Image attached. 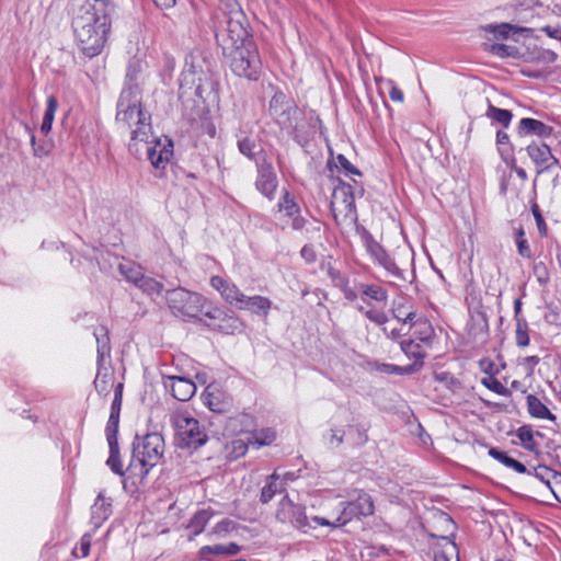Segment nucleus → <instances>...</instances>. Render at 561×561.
Returning a JSON list of instances; mask_svg holds the SVG:
<instances>
[{"label": "nucleus", "instance_id": "1", "mask_svg": "<svg viewBox=\"0 0 561 561\" xmlns=\"http://www.w3.org/2000/svg\"><path fill=\"white\" fill-rule=\"evenodd\" d=\"M113 11V0H87L73 18V32L85 56L92 58L102 51Z\"/></svg>", "mask_w": 561, "mask_h": 561}, {"label": "nucleus", "instance_id": "2", "mask_svg": "<svg viewBox=\"0 0 561 561\" xmlns=\"http://www.w3.org/2000/svg\"><path fill=\"white\" fill-rule=\"evenodd\" d=\"M115 121L119 128H131L128 151L134 157L140 158L139 142H147L151 135V123L150 115L142 111L138 84H130L122 90Z\"/></svg>", "mask_w": 561, "mask_h": 561}, {"label": "nucleus", "instance_id": "3", "mask_svg": "<svg viewBox=\"0 0 561 561\" xmlns=\"http://www.w3.org/2000/svg\"><path fill=\"white\" fill-rule=\"evenodd\" d=\"M165 451L162 434L158 432L136 434L131 444V460L127 471L141 482L157 466Z\"/></svg>", "mask_w": 561, "mask_h": 561}, {"label": "nucleus", "instance_id": "4", "mask_svg": "<svg viewBox=\"0 0 561 561\" xmlns=\"http://www.w3.org/2000/svg\"><path fill=\"white\" fill-rule=\"evenodd\" d=\"M165 300L171 313L183 320L196 319L205 314L209 306L206 298L201 294L178 287L167 290Z\"/></svg>", "mask_w": 561, "mask_h": 561}, {"label": "nucleus", "instance_id": "5", "mask_svg": "<svg viewBox=\"0 0 561 561\" xmlns=\"http://www.w3.org/2000/svg\"><path fill=\"white\" fill-rule=\"evenodd\" d=\"M224 55L227 57L230 69L236 76L253 81L260 78L262 62L255 44L234 47V49L228 50Z\"/></svg>", "mask_w": 561, "mask_h": 561}, {"label": "nucleus", "instance_id": "6", "mask_svg": "<svg viewBox=\"0 0 561 561\" xmlns=\"http://www.w3.org/2000/svg\"><path fill=\"white\" fill-rule=\"evenodd\" d=\"M217 44L221 47L222 54L228 50L254 44L248 31L247 19L241 11L232 12L226 20V27L216 33Z\"/></svg>", "mask_w": 561, "mask_h": 561}, {"label": "nucleus", "instance_id": "7", "mask_svg": "<svg viewBox=\"0 0 561 561\" xmlns=\"http://www.w3.org/2000/svg\"><path fill=\"white\" fill-rule=\"evenodd\" d=\"M180 446L198 448L207 442V435L199 422L186 411H174L170 417Z\"/></svg>", "mask_w": 561, "mask_h": 561}, {"label": "nucleus", "instance_id": "8", "mask_svg": "<svg viewBox=\"0 0 561 561\" xmlns=\"http://www.w3.org/2000/svg\"><path fill=\"white\" fill-rule=\"evenodd\" d=\"M276 519L284 524H290L294 528L307 534L311 526V517L306 514V507L294 503L288 496H284L276 511Z\"/></svg>", "mask_w": 561, "mask_h": 561}, {"label": "nucleus", "instance_id": "9", "mask_svg": "<svg viewBox=\"0 0 561 561\" xmlns=\"http://www.w3.org/2000/svg\"><path fill=\"white\" fill-rule=\"evenodd\" d=\"M277 207L279 211L285 213L286 217L291 218V228L294 230H302L306 228L307 234H310L308 238H312L314 233L320 232V224L318 221L309 222L308 219L300 215L298 204L287 190L283 191Z\"/></svg>", "mask_w": 561, "mask_h": 561}, {"label": "nucleus", "instance_id": "10", "mask_svg": "<svg viewBox=\"0 0 561 561\" xmlns=\"http://www.w3.org/2000/svg\"><path fill=\"white\" fill-rule=\"evenodd\" d=\"M331 210L335 220H337L339 215H342L344 220L352 222L357 220L355 197L351 185L341 184L334 188L331 199Z\"/></svg>", "mask_w": 561, "mask_h": 561}, {"label": "nucleus", "instance_id": "11", "mask_svg": "<svg viewBox=\"0 0 561 561\" xmlns=\"http://www.w3.org/2000/svg\"><path fill=\"white\" fill-rule=\"evenodd\" d=\"M205 324L213 330L220 331L226 334H233L243 329L242 321L233 313H226L222 309L208 306L205 310Z\"/></svg>", "mask_w": 561, "mask_h": 561}, {"label": "nucleus", "instance_id": "12", "mask_svg": "<svg viewBox=\"0 0 561 561\" xmlns=\"http://www.w3.org/2000/svg\"><path fill=\"white\" fill-rule=\"evenodd\" d=\"M526 151L528 157L538 168L537 175L560 167L559 159L552 154L550 146L543 141H531L526 147Z\"/></svg>", "mask_w": 561, "mask_h": 561}, {"label": "nucleus", "instance_id": "13", "mask_svg": "<svg viewBox=\"0 0 561 561\" xmlns=\"http://www.w3.org/2000/svg\"><path fill=\"white\" fill-rule=\"evenodd\" d=\"M367 252L375 263L382 266L391 276L397 279L404 280V272L398 267L394 260L386 252L382 245L377 242L370 234L365 238Z\"/></svg>", "mask_w": 561, "mask_h": 561}, {"label": "nucleus", "instance_id": "14", "mask_svg": "<svg viewBox=\"0 0 561 561\" xmlns=\"http://www.w3.org/2000/svg\"><path fill=\"white\" fill-rule=\"evenodd\" d=\"M256 167L257 176L255 180V187L262 195L272 201L275 198V192L278 184L273 165L264 159L259 162Z\"/></svg>", "mask_w": 561, "mask_h": 561}, {"label": "nucleus", "instance_id": "15", "mask_svg": "<svg viewBox=\"0 0 561 561\" xmlns=\"http://www.w3.org/2000/svg\"><path fill=\"white\" fill-rule=\"evenodd\" d=\"M270 114L277 122L279 126L283 125L282 121L287 117L297 118L300 115V108L295 105L283 92H276L270 102Z\"/></svg>", "mask_w": 561, "mask_h": 561}, {"label": "nucleus", "instance_id": "16", "mask_svg": "<svg viewBox=\"0 0 561 561\" xmlns=\"http://www.w3.org/2000/svg\"><path fill=\"white\" fill-rule=\"evenodd\" d=\"M375 506L369 494L360 491L356 499L348 501L343 508V515L351 519L367 517L374 514Z\"/></svg>", "mask_w": 561, "mask_h": 561}, {"label": "nucleus", "instance_id": "17", "mask_svg": "<svg viewBox=\"0 0 561 561\" xmlns=\"http://www.w3.org/2000/svg\"><path fill=\"white\" fill-rule=\"evenodd\" d=\"M210 285L213 288L219 291L220 296L227 304L234 306L236 308H238V305L242 304L244 294L238 288L237 285L229 283L220 276H213L210 278Z\"/></svg>", "mask_w": 561, "mask_h": 561}, {"label": "nucleus", "instance_id": "18", "mask_svg": "<svg viewBox=\"0 0 561 561\" xmlns=\"http://www.w3.org/2000/svg\"><path fill=\"white\" fill-rule=\"evenodd\" d=\"M204 403L215 413H228L232 408L229 396L215 386H208L204 392Z\"/></svg>", "mask_w": 561, "mask_h": 561}, {"label": "nucleus", "instance_id": "19", "mask_svg": "<svg viewBox=\"0 0 561 561\" xmlns=\"http://www.w3.org/2000/svg\"><path fill=\"white\" fill-rule=\"evenodd\" d=\"M142 144L146 146L147 158L152 167L156 169H164L173 156L171 141H169L168 145H162L160 140H156L151 146L148 145V141Z\"/></svg>", "mask_w": 561, "mask_h": 561}, {"label": "nucleus", "instance_id": "20", "mask_svg": "<svg viewBox=\"0 0 561 561\" xmlns=\"http://www.w3.org/2000/svg\"><path fill=\"white\" fill-rule=\"evenodd\" d=\"M169 383L165 381L164 386L171 389L172 396L179 401H188L196 392L195 383L186 378L180 376H168Z\"/></svg>", "mask_w": 561, "mask_h": 561}, {"label": "nucleus", "instance_id": "21", "mask_svg": "<svg viewBox=\"0 0 561 561\" xmlns=\"http://www.w3.org/2000/svg\"><path fill=\"white\" fill-rule=\"evenodd\" d=\"M283 129H287L294 139L302 145L306 141V137L310 131V124L306 121L304 112L300 110V115L297 118L287 117L286 121H282Z\"/></svg>", "mask_w": 561, "mask_h": 561}, {"label": "nucleus", "instance_id": "22", "mask_svg": "<svg viewBox=\"0 0 561 561\" xmlns=\"http://www.w3.org/2000/svg\"><path fill=\"white\" fill-rule=\"evenodd\" d=\"M553 128L546 125L541 121L525 117L519 121L517 133L520 137L528 135H536L546 138L552 135Z\"/></svg>", "mask_w": 561, "mask_h": 561}, {"label": "nucleus", "instance_id": "23", "mask_svg": "<svg viewBox=\"0 0 561 561\" xmlns=\"http://www.w3.org/2000/svg\"><path fill=\"white\" fill-rule=\"evenodd\" d=\"M112 514V504L102 493L98 495L91 507V522L94 527H100Z\"/></svg>", "mask_w": 561, "mask_h": 561}, {"label": "nucleus", "instance_id": "24", "mask_svg": "<svg viewBox=\"0 0 561 561\" xmlns=\"http://www.w3.org/2000/svg\"><path fill=\"white\" fill-rule=\"evenodd\" d=\"M272 306V301L267 297L252 296L248 297L244 295L241 305H238V309L250 310L251 312L266 317Z\"/></svg>", "mask_w": 561, "mask_h": 561}, {"label": "nucleus", "instance_id": "25", "mask_svg": "<svg viewBox=\"0 0 561 561\" xmlns=\"http://www.w3.org/2000/svg\"><path fill=\"white\" fill-rule=\"evenodd\" d=\"M517 437L520 440L522 446L535 454H539V445L536 442L535 437H542V434L539 432H534L531 426L523 425L517 430Z\"/></svg>", "mask_w": 561, "mask_h": 561}, {"label": "nucleus", "instance_id": "26", "mask_svg": "<svg viewBox=\"0 0 561 561\" xmlns=\"http://www.w3.org/2000/svg\"><path fill=\"white\" fill-rule=\"evenodd\" d=\"M528 413L536 419L556 420V415L541 402L535 394H528L527 398Z\"/></svg>", "mask_w": 561, "mask_h": 561}, {"label": "nucleus", "instance_id": "27", "mask_svg": "<svg viewBox=\"0 0 561 561\" xmlns=\"http://www.w3.org/2000/svg\"><path fill=\"white\" fill-rule=\"evenodd\" d=\"M489 455L497 460L499 462L503 463L505 467L511 468L515 470L518 473H526L528 472L526 466L518 460L510 457L505 451H502L495 447H491L489 449Z\"/></svg>", "mask_w": 561, "mask_h": 561}, {"label": "nucleus", "instance_id": "28", "mask_svg": "<svg viewBox=\"0 0 561 561\" xmlns=\"http://www.w3.org/2000/svg\"><path fill=\"white\" fill-rule=\"evenodd\" d=\"M94 336L96 340V352H98V365L100 366L105 356H110L111 345H110V336L106 328L101 327L100 330L94 331Z\"/></svg>", "mask_w": 561, "mask_h": 561}, {"label": "nucleus", "instance_id": "29", "mask_svg": "<svg viewBox=\"0 0 561 561\" xmlns=\"http://www.w3.org/2000/svg\"><path fill=\"white\" fill-rule=\"evenodd\" d=\"M444 545L434 550V561H453L454 558L459 561L456 543L447 538H444Z\"/></svg>", "mask_w": 561, "mask_h": 561}, {"label": "nucleus", "instance_id": "30", "mask_svg": "<svg viewBox=\"0 0 561 561\" xmlns=\"http://www.w3.org/2000/svg\"><path fill=\"white\" fill-rule=\"evenodd\" d=\"M400 348L408 357L414 358L415 362L413 364H416L417 368L422 367L425 353L419 343L413 340L401 341Z\"/></svg>", "mask_w": 561, "mask_h": 561}, {"label": "nucleus", "instance_id": "31", "mask_svg": "<svg viewBox=\"0 0 561 561\" xmlns=\"http://www.w3.org/2000/svg\"><path fill=\"white\" fill-rule=\"evenodd\" d=\"M211 516L213 513L210 511L201 510L191 518L187 528L191 529L194 536H197L203 533Z\"/></svg>", "mask_w": 561, "mask_h": 561}, {"label": "nucleus", "instance_id": "32", "mask_svg": "<svg viewBox=\"0 0 561 561\" xmlns=\"http://www.w3.org/2000/svg\"><path fill=\"white\" fill-rule=\"evenodd\" d=\"M358 288L365 297L386 305L388 300V291L381 286L374 284H359Z\"/></svg>", "mask_w": 561, "mask_h": 561}, {"label": "nucleus", "instance_id": "33", "mask_svg": "<svg viewBox=\"0 0 561 561\" xmlns=\"http://www.w3.org/2000/svg\"><path fill=\"white\" fill-rule=\"evenodd\" d=\"M118 271L128 282L135 285L144 275L141 266L133 261H124L119 263Z\"/></svg>", "mask_w": 561, "mask_h": 561}, {"label": "nucleus", "instance_id": "34", "mask_svg": "<svg viewBox=\"0 0 561 561\" xmlns=\"http://www.w3.org/2000/svg\"><path fill=\"white\" fill-rule=\"evenodd\" d=\"M485 115L492 122L497 123L505 128L510 126L513 118V113L511 111L496 107L491 103L488 106Z\"/></svg>", "mask_w": 561, "mask_h": 561}, {"label": "nucleus", "instance_id": "35", "mask_svg": "<svg viewBox=\"0 0 561 561\" xmlns=\"http://www.w3.org/2000/svg\"><path fill=\"white\" fill-rule=\"evenodd\" d=\"M393 318L398 321L402 322L403 324H411V325H417L420 318H417V314L415 310L411 308H405L403 304H399L392 309Z\"/></svg>", "mask_w": 561, "mask_h": 561}, {"label": "nucleus", "instance_id": "36", "mask_svg": "<svg viewBox=\"0 0 561 561\" xmlns=\"http://www.w3.org/2000/svg\"><path fill=\"white\" fill-rule=\"evenodd\" d=\"M58 108V101L54 95H49L47 99V106L44 113L43 122L41 125V131L47 135L51 130L55 113Z\"/></svg>", "mask_w": 561, "mask_h": 561}, {"label": "nucleus", "instance_id": "37", "mask_svg": "<svg viewBox=\"0 0 561 561\" xmlns=\"http://www.w3.org/2000/svg\"><path fill=\"white\" fill-rule=\"evenodd\" d=\"M107 443H108V448H110V456L106 460V465L111 468V470L114 473L122 477V476H124L125 471L123 469V465L121 461L118 442H107Z\"/></svg>", "mask_w": 561, "mask_h": 561}, {"label": "nucleus", "instance_id": "38", "mask_svg": "<svg viewBox=\"0 0 561 561\" xmlns=\"http://www.w3.org/2000/svg\"><path fill=\"white\" fill-rule=\"evenodd\" d=\"M240 551H241V547L234 542H230L227 546L214 545V546H204L201 548L202 554L209 553V554H216V556H219V554L232 556V554L239 553Z\"/></svg>", "mask_w": 561, "mask_h": 561}, {"label": "nucleus", "instance_id": "39", "mask_svg": "<svg viewBox=\"0 0 561 561\" xmlns=\"http://www.w3.org/2000/svg\"><path fill=\"white\" fill-rule=\"evenodd\" d=\"M279 491L278 476L274 472L268 477L267 483L262 488L260 501L264 504L268 503Z\"/></svg>", "mask_w": 561, "mask_h": 561}, {"label": "nucleus", "instance_id": "40", "mask_svg": "<svg viewBox=\"0 0 561 561\" xmlns=\"http://www.w3.org/2000/svg\"><path fill=\"white\" fill-rule=\"evenodd\" d=\"M136 286L148 295L160 294L163 290L162 283L145 275L138 279Z\"/></svg>", "mask_w": 561, "mask_h": 561}, {"label": "nucleus", "instance_id": "41", "mask_svg": "<svg viewBox=\"0 0 561 561\" xmlns=\"http://www.w3.org/2000/svg\"><path fill=\"white\" fill-rule=\"evenodd\" d=\"M515 341L516 345L519 347L529 345L528 323L526 319H518V322H516Z\"/></svg>", "mask_w": 561, "mask_h": 561}, {"label": "nucleus", "instance_id": "42", "mask_svg": "<svg viewBox=\"0 0 561 561\" xmlns=\"http://www.w3.org/2000/svg\"><path fill=\"white\" fill-rule=\"evenodd\" d=\"M488 30L493 32L496 37H501V38H507L512 32L522 33V32L527 31V28H525V27H517L510 23H502L499 25H489Z\"/></svg>", "mask_w": 561, "mask_h": 561}, {"label": "nucleus", "instance_id": "43", "mask_svg": "<svg viewBox=\"0 0 561 561\" xmlns=\"http://www.w3.org/2000/svg\"><path fill=\"white\" fill-rule=\"evenodd\" d=\"M358 311L364 313V316L371 322L377 325H385L388 322V317L382 310H377L375 308L365 309L363 306H359Z\"/></svg>", "mask_w": 561, "mask_h": 561}, {"label": "nucleus", "instance_id": "44", "mask_svg": "<svg viewBox=\"0 0 561 561\" xmlns=\"http://www.w3.org/2000/svg\"><path fill=\"white\" fill-rule=\"evenodd\" d=\"M142 71L141 61L137 58H131L128 62L126 70V84L128 87L130 84H138L137 79L138 75Z\"/></svg>", "mask_w": 561, "mask_h": 561}, {"label": "nucleus", "instance_id": "45", "mask_svg": "<svg viewBox=\"0 0 561 561\" xmlns=\"http://www.w3.org/2000/svg\"><path fill=\"white\" fill-rule=\"evenodd\" d=\"M257 148V145L254 139L250 137H244L242 139L238 140V149L239 151L248 157L250 160L255 159V149Z\"/></svg>", "mask_w": 561, "mask_h": 561}, {"label": "nucleus", "instance_id": "46", "mask_svg": "<svg viewBox=\"0 0 561 561\" xmlns=\"http://www.w3.org/2000/svg\"><path fill=\"white\" fill-rule=\"evenodd\" d=\"M482 385L484 387H486L489 390L500 394V396H504V397H510L511 396V391L504 387L500 380H497L494 376H490V377H486V378H483L481 380Z\"/></svg>", "mask_w": 561, "mask_h": 561}, {"label": "nucleus", "instance_id": "47", "mask_svg": "<svg viewBox=\"0 0 561 561\" xmlns=\"http://www.w3.org/2000/svg\"><path fill=\"white\" fill-rule=\"evenodd\" d=\"M516 245L518 254L523 257L530 259L531 250L528 244V241L525 239V231L523 227H519L516 231Z\"/></svg>", "mask_w": 561, "mask_h": 561}, {"label": "nucleus", "instance_id": "48", "mask_svg": "<svg viewBox=\"0 0 561 561\" xmlns=\"http://www.w3.org/2000/svg\"><path fill=\"white\" fill-rule=\"evenodd\" d=\"M527 473L533 474L535 478H537L538 480L543 482L550 489H551L550 477H553L557 474L556 471H552L547 466H541V465L535 467L534 472L528 471Z\"/></svg>", "mask_w": 561, "mask_h": 561}, {"label": "nucleus", "instance_id": "49", "mask_svg": "<svg viewBox=\"0 0 561 561\" xmlns=\"http://www.w3.org/2000/svg\"><path fill=\"white\" fill-rule=\"evenodd\" d=\"M119 415L111 414L106 424L105 433L107 442H117Z\"/></svg>", "mask_w": 561, "mask_h": 561}, {"label": "nucleus", "instance_id": "50", "mask_svg": "<svg viewBox=\"0 0 561 561\" xmlns=\"http://www.w3.org/2000/svg\"><path fill=\"white\" fill-rule=\"evenodd\" d=\"M351 520H352L351 518H348L347 516L343 515V512L336 518V520L333 522V523H331L329 519L323 518V517H319V516H312L311 517V522L312 523H314V524H317L319 526H328V527H332V528H337L340 526H344V525H346Z\"/></svg>", "mask_w": 561, "mask_h": 561}, {"label": "nucleus", "instance_id": "51", "mask_svg": "<svg viewBox=\"0 0 561 561\" xmlns=\"http://www.w3.org/2000/svg\"><path fill=\"white\" fill-rule=\"evenodd\" d=\"M254 438H255V443L259 446L268 445L275 440L276 433L272 428H264V430H261L260 432H256L254 435Z\"/></svg>", "mask_w": 561, "mask_h": 561}, {"label": "nucleus", "instance_id": "52", "mask_svg": "<svg viewBox=\"0 0 561 561\" xmlns=\"http://www.w3.org/2000/svg\"><path fill=\"white\" fill-rule=\"evenodd\" d=\"M344 436L345 431L341 428H331L324 438L331 447H339L343 443Z\"/></svg>", "mask_w": 561, "mask_h": 561}, {"label": "nucleus", "instance_id": "53", "mask_svg": "<svg viewBox=\"0 0 561 561\" xmlns=\"http://www.w3.org/2000/svg\"><path fill=\"white\" fill-rule=\"evenodd\" d=\"M531 213H533L534 218L536 220V225H537L539 234L541 237H546L547 232H548V228H547L545 219H543V217L541 215L540 208H539V206L536 203H534L531 205Z\"/></svg>", "mask_w": 561, "mask_h": 561}, {"label": "nucleus", "instance_id": "54", "mask_svg": "<svg viewBox=\"0 0 561 561\" xmlns=\"http://www.w3.org/2000/svg\"><path fill=\"white\" fill-rule=\"evenodd\" d=\"M237 527V524L228 518L222 519L221 522L217 523L216 526L213 528V533L215 535L221 536L225 534H228L232 530H234Z\"/></svg>", "mask_w": 561, "mask_h": 561}, {"label": "nucleus", "instance_id": "55", "mask_svg": "<svg viewBox=\"0 0 561 561\" xmlns=\"http://www.w3.org/2000/svg\"><path fill=\"white\" fill-rule=\"evenodd\" d=\"M515 47H511L504 44H492L490 51L499 57H511L514 56Z\"/></svg>", "mask_w": 561, "mask_h": 561}, {"label": "nucleus", "instance_id": "56", "mask_svg": "<svg viewBox=\"0 0 561 561\" xmlns=\"http://www.w3.org/2000/svg\"><path fill=\"white\" fill-rule=\"evenodd\" d=\"M417 324L421 327V329L415 332L416 334H419L417 339L421 342H428L431 340V337H432V334H433V328L425 320L424 321L420 320Z\"/></svg>", "mask_w": 561, "mask_h": 561}, {"label": "nucleus", "instance_id": "57", "mask_svg": "<svg viewBox=\"0 0 561 561\" xmlns=\"http://www.w3.org/2000/svg\"><path fill=\"white\" fill-rule=\"evenodd\" d=\"M111 378L107 375L101 376L100 373H98L95 380H94V387L99 393L107 394L108 387H110Z\"/></svg>", "mask_w": 561, "mask_h": 561}, {"label": "nucleus", "instance_id": "58", "mask_svg": "<svg viewBox=\"0 0 561 561\" xmlns=\"http://www.w3.org/2000/svg\"><path fill=\"white\" fill-rule=\"evenodd\" d=\"M534 274L540 284H546L549 280V273L543 262L536 263L534 265Z\"/></svg>", "mask_w": 561, "mask_h": 561}, {"label": "nucleus", "instance_id": "59", "mask_svg": "<svg viewBox=\"0 0 561 561\" xmlns=\"http://www.w3.org/2000/svg\"><path fill=\"white\" fill-rule=\"evenodd\" d=\"M352 432H355V434H356V437H354L353 442H352L353 445L360 446L367 442L368 437H367L364 428H362L359 426L350 425L348 433L351 434Z\"/></svg>", "mask_w": 561, "mask_h": 561}, {"label": "nucleus", "instance_id": "60", "mask_svg": "<svg viewBox=\"0 0 561 561\" xmlns=\"http://www.w3.org/2000/svg\"><path fill=\"white\" fill-rule=\"evenodd\" d=\"M540 358L537 355L527 356L523 359V366L526 370L527 376L534 374L535 367L539 364Z\"/></svg>", "mask_w": 561, "mask_h": 561}, {"label": "nucleus", "instance_id": "61", "mask_svg": "<svg viewBox=\"0 0 561 561\" xmlns=\"http://www.w3.org/2000/svg\"><path fill=\"white\" fill-rule=\"evenodd\" d=\"M231 445H232V453L234 454L236 457L245 455V453L248 450V444L243 439H241V438L233 439Z\"/></svg>", "mask_w": 561, "mask_h": 561}, {"label": "nucleus", "instance_id": "62", "mask_svg": "<svg viewBox=\"0 0 561 561\" xmlns=\"http://www.w3.org/2000/svg\"><path fill=\"white\" fill-rule=\"evenodd\" d=\"M390 85L389 96L393 102H403L404 95L401 89H399L392 80L387 82Z\"/></svg>", "mask_w": 561, "mask_h": 561}, {"label": "nucleus", "instance_id": "63", "mask_svg": "<svg viewBox=\"0 0 561 561\" xmlns=\"http://www.w3.org/2000/svg\"><path fill=\"white\" fill-rule=\"evenodd\" d=\"M389 371L391 373H396V374H399V375H403V374H412L414 371H416L419 368H417V365L416 364H412V365H407V366H397V365H389Z\"/></svg>", "mask_w": 561, "mask_h": 561}, {"label": "nucleus", "instance_id": "64", "mask_svg": "<svg viewBox=\"0 0 561 561\" xmlns=\"http://www.w3.org/2000/svg\"><path fill=\"white\" fill-rule=\"evenodd\" d=\"M300 254L308 263H312L317 259L313 245L311 244H305L300 251Z\"/></svg>", "mask_w": 561, "mask_h": 561}]
</instances>
